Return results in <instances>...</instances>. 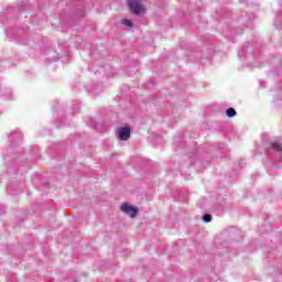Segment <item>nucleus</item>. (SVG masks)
I'll return each mask as SVG.
<instances>
[{"mask_svg":"<svg viewBox=\"0 0 282 282\" xmlns=\"http://www.w3.org/2000/svg\"><path fill=\"white\" fill-rule=\"evenodd\" d=\"M128 6L130 12H133V14H142V12H144V6H142L139 0H129Z\"/></svg>","mask_w":282,"mask_h":282,"instance_id":"f257e3e1","label":"nucleus"},{"mask_svg":"<svg viewBox=\"0 0 282 282\" xmlns=\"http://www.w3.org/2000/svg\"><path fill=\"white\" fill-rule=\"evenodd\" d=\"M122 213H126V215H129V217H135L138 215V209L128 203H123L121 205Z\"/></svg>","mask_w":282,"mask_h":282,"instance_id":"f03ea898","label":"nucleus"},{"mask_svg":"<svg viewBox=\"0 0 282 282\" xmlns=\"http://www.w3.org/2000/svg\"><path fill=\"white\" fill-rule=\"evenodd\" d=\"M118 138L119 140H128L129 138H131V129L129 128H120L118 131Z\"/></svg>","mask_w":282,"mask_h":282,"instance_id":"7ed1b4c3","label":"nucleus"},{"mask_svg":"<svg viewBox=\"0 0 282 282\" xmlns=\"http://www.w3.org/2000/svg\"><path fill=\"white\" fill-rule=\"evenodd\" d=\"M226 113H227L228 118H235V116H237V110H235V108H228L226 110Z\"/></svg>","mask_w":282,"mask_h":282,"instance_id":"20e7f679","label":"nucleus"},{"mask_svg":"<svg viewBox=\"0 0 282 282\" xmlns=\"http://www.w3.org/2000/svg\"><path fill=\"white\" fill-rule=\"evenodd\" d=\"M122 25H126L127 28H133V22L131 20L123 19L121 21Z\"/></svg>","mask_w":282,"mask_h":282,"instance_id":"39448f33","label":"nucleus"},{"mask_svg":"<svg viewBox=\"0 0 282 282\" xmlns=\"http://www.w3.org/2000/svg\"><path fill=\"white\" fill-rule=\"evenodd\" d=\"M272 149H274L275 151H282V144L280 142H273Z\"/></svg>","mask_w":282,"mask_h":282,"instance_id":"423d86ee","label":"nucleus"},{"mask_svg":"<svg viewBox=\"0 0 282 282\" xmlns=\"http://www.w3.org/2000/svg\"><path fill=\"white\" fill-rule=\"evenodd\" d=\"M203 220H204L206 224H208V223L213 221V216H212L210 214H205V215L203 216Z\"/></svg>","mask_w":282,"mask_h":282,"instance_id":"0eeeda50","label":"nucleus"}]
</instances>
